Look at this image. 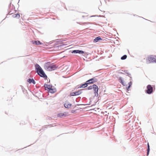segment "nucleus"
<instances>
[{
  "label": "nucleus",
  "instance_id": "16",
  "mask_svg": "<svg viewBox=\"0 0 156 156\" xmlns=\"http://www.w3.org/2000/svg\"><path fill=\"white\" fill-rule=\"evenodd\" d=\"M13 17L14 18H19L20 17V15L19 14H15L13 15Z\"/></svg>",
  "mask_w": 156,
  "mask_h": 156
},
{
  "label": "nucleus",
  "instance_id": "9",
  "mask_svg": "<svg viewBox=\"0 0 156 156\" xmlns=\"http://www.w3.org/2000/svg\"><path fill=\"white\" fill-rule=\"evenodd\" d=\"M72 53L74 54H83L84 53V52L83 51L79 50H74L72 51Z\"/></svg>",
  "mask_w": 156,
  "mask_h": 156
},
{
  "label": "nucleus",
  "instance_id": "3",
  "mask_svg": "<svg viewBox=\"0 0 156 156\" xmlns=\"http://www.w3.org/2000/svg\"><path fill=\"white\" fill-rule=\"evenodd\" d=\"M57 68L56 65L51 64L49 65V63H47L44 65V68L48 71H52L55 69Z\"/></svg>",
  "mask_w": 156,
  "mask_h": 156
},
{
  "label": "nucleus",
  "instance_id": "13",
  "mask_svg": "<svg viewBox=\"0 0 156 156\" xmlns=\"http://www.w3.org/2000/svg\"><path fill=\"white\" fill-rule=\"evenodd\" d=\"M94 80V78H92L87 81L86 82L88 84L93 83L94 82L93 81V80Z\"/></svg>",
  "mask_w": 156,
  "mask_h": 156
},
{
  "label": "nucleus",
  "instance_id": "7",
  "mask_svg": "<svg viewBox=\"0 0 156 156\" xmlns=\"http://www.w3.org/2000/svg\"><path fill=\"white\" fill-rule=\"evenodd\" d=\"M72 105L68 101H66L64 104V107L67 108H70L72 106Z\"/></svg>",
  "mask_w": 156,
  "mask_h": 156
},
{
  "label": "nucleus",
  "instance_id": "6",
  "mask_svg": "<svg viewBox=\"0 0 156 156\" xmlns=\"http://www.w3.org/2000/svg\"><path fill=\"white\" fill-rule=\"evenodd\" d=\"M82 93L81 90H79L78 91L73 92L70 93V96H75L78 95Z\"/></svg>",
  "mask_w": 156,
  "mask_h": 156
},
{
  "label": "nucleus",
  "instance_id": "22",
  "mask_svg": "<svg viewBox=\"0 0 156 156\" xmlns=\"http://www.w3.org/2000/svg\"><path fill=\"white\" fill-rule=\"evenodd\" d=\"M51 91H52V93H53L54 92V91H53V90H51Z\"/></svg>",
  "mask_w": 156,
  "mask_h": 156
},
{
  "label": "nucleus",
  "instance_id": "5",
  "mask_svg": "<svg viewBox=\"0 0 156 156\" xmlns=\"http://www.w3.org/2000/svg\"><path fill=\"white\" fill-rule=\"evenodd\" d=\"M147 90L146 92L148 94H151L153 91V88L150 85H148L147 87Z\"/></svg>",
  "mask_w": 156,
  "mask_h": 156
},
{
  "label": "nucleus",
  "instance_id": "21",
  "mask_svg": "<svg viewBox=\"0 0 156 156\" xmlns=\"http://www.w3.org/2000/svg\"><path fill=\"white\" fill-rule=\"evenodd\" d=\"M93 85L92 86H90L88 87V90H91L93 88Z\"/></svg>",
  "mask_w": 156,
  "mask_h": 156
},
{
  "label": "nucleus",
  "instance_id": "8",
  "mask_svg": "<svg viewBox=\"0 0 156 156\" xmlns=\"http://www.w3.org/2000/svg\"><path fill=\"white\" fill-rule=\"evenodd\" d=\"M46 90H48L50 92L52 93L51 90H52L53 89L51 88V86L48 84H45L44 85Z\"/></svg>",
  "mask_w": 156,
  "mask_h": 156
},
{
  "label": "nucleus",
  "instance_id": "19",
  "mask_svg": "<svg viewBox=\"0 0 156 156\" xmlns=\"http://www.w3.org/2000/svg\"><path fill=\"white\" fill-rule=\"evenodd\" d=\"M127 56L126 55H124L121 57L122 60L125 59L127 58Z\"/></svg>",
  "mask_w": 156,
  "mask_h": 156
},
{
  "label": "nucleus",
  "instance_id": "20",
  "mask_svg": "<svg viewBox=\"0 0 156 156\" xmlns=\"http://www.w3.org/2000/svg\"><path fill=\"white\" fill-rule=\"evenodd\" d=\"M147 147H148V149L147 150V155H148L149 154V151H150V146H149L148 143V144H147Z\"/></svg>",
  "mask_w": 156,
  "mask_h": 156
},
{
  "label": "nucleus",
  "instance_id": "11",
  "mask_svg": "<svg viewBox=\"0 0 156 156\" xmlns=\"http://www.w3.org/2000/svg\"><path fill=\"white\" fill-rule=\"evenodd\" d=\"M102 39L100 37H96L94 40V42H98L99 40H102Z\"/></svg>",
  "mask_w": 156,
  "mask_h": 156
},
{
  "label": "nucleus",
  "instance_id": "15",
  "mask_svg": "<svg viewBox=\"0 0 156 156\" xmlns=\"http://www.w3.org/2000/svg\"><path fill=\"white\" fill-rule=\"evenodd\" d=\"M27 81L29 83H33L34 84H35V82L34 80L33 79H29Z\"/></svg>",
  "mask_w": 156,
  "mask_h": 156
},
{
  "label": "nucleus",
  "instance_id": "2",
  "mask_svg": "<svg viewBox=\"0 0 156 156\" xmlns=\"http://www.w3.org/2000/svg\"><path fill=\"white\" fill-rule=\"evenodd\" d=\"M146 63L147 64L151 63H156V55H150L146 58Z\"/></svg>",
  "mask_w": 156,
  "mask_h": 156
},
{
  "label": "nucleus",
  "instance_id": "18",
  "mask_svg": "<svg viewBox=\"0 0 156 156\" xmlns=\"http://www.w3.org/2000/svg\"><path fill=\"white\" fill-rule=\"evenodd\" d=\"M65 115L63 113H61L59 114L57 116L58 117H62L63 116Z\"/></svg>",
  "mask_w": 156,
  "mask_h": 156
},
{
  "label": "nucleus",
  "instance_id": "4",
  "mask_svg": "<svg viewBox=\"0 0 156 156\" xmlns=\"http://www.w3.org/2000/svg\"><path fill=\"white\" fill-rule=\"evenodd\" d=\"M119 80L120 81V83L123 86H127V83H128V80L127 78L124 80H123L121 77H120L119 78Z\"/></svg>",
  "mask_w": 156,
  "mask_h": 156
},
{
  "label": "nucleus",
  "instance_id": "1",
  "mask_svg": "<svg viewBox=\"0 0 156 156\" xmlns=\"http://www.w3.org/2000/svg\"><path fill=\"white\" fill-rule=\"evenodd\" d=\"M35 68L38 74L44 78H46L47 77V76L45 74L42 68L38 64L36 65Z\"/></svg>",
  "mask_w": 156,
  "mask_h": 156
},
{
  "label": "nucleus",
  "instance_id": "12",
  "mask_svg": "<svg viewBox=\"0 0 156 156\" xmlns=\"http://www.w3.org/2000/svg\"><path fill=\"white\" fill-rule=\"evenodd\" d=\"M32 42L33 44H41V43L39 41H32Z\"/></svg>",
  "mask_w": 156,
  "mask_h": 156
},
{
  "label": "nucleus",
  "instance_id": "17",
  "mask_svg": "<svg viewBox=\"0 0 156 156\" xmlns=\"http://www.w3.org/2000/svg\"><path fill=\"white\" fill-rule=\"evenodd\" d=\"M132 84V82L130 81L129 82H128V86L127 87V90H129L128 89L131 86Z\"/></svg>",
  "mask_w": 156,
  "mask_h": 156
},
{
  "label": "nucleus",
  "instance_id": "10",
  "mask_svg": "<svg viewBox=\"0 0 156 156\" xmlns=\"http://www.w3.org/2000/svg\"><path fill=\"white\" fill-rule=\"evenodd\" d=\"M93 89L95 93H97L98 91V88L97 85L95 84L93 85Z\"/></svg>",
  "mask_w": 156,
  "mask_h": 156
},
{
  "label": "nucleus",
  "instance_id": "14",
  "mask_svg": "<svg viewBox=\"0 0 156 156\" xmlns=\"http://www.w3.org/2000/svg\"><path fill=\"white\" fill-rule=\"evenodd\" d=\"M88 84L87 83H85L83 84H81L80 86V87H79L80 88H81V87L85 88V87H87Z\"/></svg>",
  "mask_w": 156,
  "mask_h": 156
}]
</instances>
